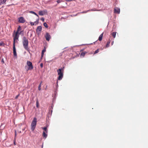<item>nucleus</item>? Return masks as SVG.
Listing matches in <instances>:
<instances>
[{
  "instance_id": "obj_1",
  "label": "nucleus",
  "mask_w": 148,
  "mask_h": 148,
  "mask_svg": "<svg viewBox=\"0 0 148 148\" xmlns=\"http://www.w3.org/2000/svg\"><path fill=\"white\" fill-rule=\"evenodd\" d=\"M23 44L24 48L28 51H29V48H28V39L25 36L23 37Z\"/></svg>"
},
{
  "instance_id": "obj_2",
  "label": "nucleus",
  "mask_w": 148,
  "mask_h": 148,
  "mask_svg": "<svg viewBox=\"0 0 148 148\" xmlns=\"http://www.w3.org/2000/svg\"><path fill=\"white\" fill-rule=\"evenodd\" d=\"M22 32V31H20V33H18V32H15V31H14V33H15V34H13V36L14 38L13 44H15L16 41V42H17V40H18L19 35L21 34Z\"/></svg>"
},
{
  "instance_id": "obj_3",
  "label": "nucleus",
  "mask_w": 148,
  "mask_h": 148,
  "mask_svg": "<svg viewBox=\"0 0 148 148\" xmlns=\"http://www.w3.org/2000/svg\"><path fill=\"white\" fill-rule=\"evenodd\" d=\"M64 68V67H63V68L59 69L57 70L58 74L59 75L58 80H61L63 77V72Z\"/></svg>"
},
{
  "instance_id": "obj_4",
  "label": "nucleus",
  "mask_w": 148,
  "mask_h": 148,
  "mask_svg": "<svg viewBox=\"0 0 148 148\" xmlns=\"http://www.w3.org/2000/svg\"><path fill=\"white\" fill-rule=\"evenodd\" d=\"M27 64L28 67L26 66L25 68L27 71L31 70L33 69L34 66L32 65V62L30 61H27Z\"/></svg>"
},
{
  "instance_id": "obj_5",
  "label": "nucleus",
  "mask_w": 148,
  "mask_h": 148,
  "mask_svg": "<svg viewBox=\"0 0 148 148\" xmlns=\"http://www.w3.org/2000/svg\"><path fill=\"white\" fill-rule=\"evenodd\" d=\"M37 122V119L36 118L34 117L32 122L31 125V129L32 131H34L36 128Z\"/></svg>"
},
{
  "instance_id": "obj_6",
  "label": "nucleus",
  "mask_w": 148,
  "mask_h": 148,
  "mask_svg": "<svg viewBox=\"0 0 148 148\" xmlns=\"http://www.w3.org/2000/svg\"><path fill=\"white\" fill-rule=\"evenodd\" d=\"M45 37L47 41H49L51 38L50 35L48 32H46L45 35Z\"/></svg>"
},
{
  "instance_id": "obj_7",
  "label": "nucleus",
  "mask_w": 148,
  "mask_h": 148,
  "mask_svg": "<svg viewBox=\"0 0 148 148\" xmlns=\"http://www.w3.org/2000/svg\"><path fill=\"white\" fill-rule=\"evenodd\" d=\"M47 11L46 10H45L43 11H39L38 14L39 15L43 16L44 14H47Z\"/></svg>"
},
{
  "instance_id": "obj_8",
  "label": "nucleus",
  "mask_w": 148,
  "mask_h": 148,
  "mask_svg": "<svg viewBox=\"0 0 148 148\" xmlns=\"http://www.w3.org/2000/svg\"><path fill=\"white\" fill-rule=\"evenodd\" d=\"M18 22L20 23H24L25 20L24 18L23 17H21L18 18Z\"/></svg>"
},
{
  "instance_id": "obj_9",
  "label": "nucleus",
  "mask_w": 148,
  "mask_h": 148,
  "mask_svg": "<svg viewBox=\"0 0 148 148\" xmlns=\"http://www.w3.org/2000/svg\"><path fill=\"white\" fill-rule=\"evenodd\" d=\"M42 27L41 26H39L36 29V32L38 34H39L40 33V32L42 30Z\"/></svg>"
},
{
  "instance_id": "obj_10",
  "label": "nucleus",
  "mask_w": 148,
  "mask_h": 148,
  "mask_svg": "<svg viewBox=\"0 0 148 148\" xmlns=\"http://www.w3.org/2000/svg\"><path fill=\"white\" fill-rule=\"evenodd\" d=\"M13 51L14 55V56L17 57V54L16 53V49L15 47V44H13Z\"/></svg>"
},
{
  "instance_id": "obj_11",
  "label": "nucleus",
  "mask_w": 148,
  "mask_h": 148,
  "mask_svg": "<svg viewBox=\"0 0 148 148\" xmlns=\"http://www.w3.org/2000/svg\"><path fill=\"white\" fill-rule=\"evenodd\" d=\"M114 12L117 14H119L120 12V9L118 8H115L114 9Z\"/></svg>"
},
{
  "instance_id": "obj_12",
  "label": "nucleus",
  "mask_w": 148,
  "mask_h": 148,
  "mask_svg": "<svg viewBox=\"0 0 148 148\" xmlns=\"http://www.w3.org/2000/svg\"><path fill=\"white\" fill-rule=\"evenodd\" d=\"M103 34V33H102L99 36V39H98V40L99 41H101L102 40V39Z\"/></svg>"
},
{
  "instance_id": "obj_13",
  "label": "nucleus",
  "mask_w": 148,
  "mask_h": 148,
  "mask_svg": "<svg viewBox=\"0 0 148 148\" xmlns=\"http://www.w3.org/2000/svg\"><path fill=\"white\" fill-rule=\"evenodd\" d=\"M21 27L19 25V26H18L17 28V31L16 32H18V33H20L19 32L21 31Z\"/></svg>"
},
{
  "instance_id": "obj_14",
  "label": "nucleus",
  "mask_w": 148,
  "mask_h": 148,
  "mask_svg": "<svg viewBox=\"0 0 148 148\" xmlns=\"http://www.w3.org/2000/svg\"><path fill=\"white\" fill-rule=\"evenodd\" d=\"M42 136L43 137L45 138H46L47 137V134L45 133V131H44L43 132Z\"/></svg>"
},
{
  "instance_id": "obj_15",
  "label": "nucleus",
  "mask_w": 148,
  "mask_h": 148,
  "mask_svg": "<svg viewBox=\"0 0 148 148\" xmlns=\"http://www.w3.org/2000/svg\"><path fill=\"white\" fill-rule=\"evenodd\" d=\"M110 41L109 40L107 42V44L106 46V48L109 47L110 46Z\"/></svg>"
},
{
  "instance_id": "obj_16",
  "label": "nucleus",
  "mask_w": 148,
  "mask_h": 148,
  "mask_svg": "<svg viewBox=\"0 0 148 148\" xmlns=\"http://www.w3.org/2000/svg\"><path fill=\"white\" fill-rule=\"evenodd\" d=\"M46 51V49H43L42 51V53H41V57L42 58L43 57L44 53Z\"/></svg>"
},
{
  "instance_id": "obj_17",
  "label": "nucleus",
  "mask_w": 148,
  "mask_h": 148,
  "mask_svg": "<svg viewBox=\"0 0 148 148\" xmlns=\"http://www.w3.org/2000/svg\"><path fill=\"white\" fill-rule=\"evenodd\" d=\"M6 1V0H0V5L4 3Z\"/></svg>"
},
{
  "instance_id": "obj_18",
  "label": "nucleus",
  "mask_w": 148,
  "mask_h": 148,
  "mask_svg": "<svg viewBox=\"0 0 148 148\" xmlns=\"http://www.w3.org/2000/svg\"><path fill=\"white\" fill-rule=\"evenodd\" d=\"M29 12L30 13H31L33 14L36 15V16H37L38 17H39V16H38V15L36 13H35L34 12L32 11H30Z\"/></svg>"
},
{
  "instance_id": "obj_19",
  "label": "nucleus",
  "mask_w": 148,
  "mask_h": 148,
  "mask_svg": "<svg viewBox=\"0 0 148 148\" xmlns=\"http://www.w3.org/2000/svg\"><path fill=\"white\" fill-rule=\"evenodd\" d=\"M111 34H112V36L114 38L115 37H116V32H113Z\"/></svg>"
},
{
  "instance_id": "obj_20",
  "label": "nucleus",
  "mask_w": 148,
  "mask_h": 148,
  "mask_svg": "<svg viewBox=\"0 0 148 148\" xmlns=\"http://www.w3.org/2000/svg\"><path fill=\"white\" fill-rule=\"evenodd\" d=\"M42 129L43 130L45 131L46 132V133H47V127H45L43 128H42Z\"/></svg>"
},
{
  "instance_id": "obj_21",
  "label": "nucleus",
  "mask_w": 148,
  "mask_h": 148,
  "mask_svg": "<svg viewBox=\"0 0 148 148\" xmlns=\"http://www.w3.org/2000/svg\"><path fill=\"white\" fill-rule=\"evenodd\" d=\"M43 25L46 28H48V25L46 23H44L43 24Z\"/></svg>"
},
{
  "instance_id": "obj_22",
  "label": "nucleus",
  "mask_w": 148,
  "mask_h": 148,
  "mask_svg": "<svg viewBox=\"0 0 148 148\" xmlns=\"http://www.w3.org/2000/svg\"><path fill=\"white\" fill-rule=\"evenodd\" d=\"M39 106V103L38 100H37L36 101V107L37 108H38Z\"/></svg>"
},
{
  "instance_id": "obj_23",
  "label": "nucleus",
  "mask_w": 148,
  "mask_h": 148,
  "mask_svg": "<svg viewBox=\"0 0 148 148\" xmlns=\"http://www.w3.org/2000/svg\"><path fill=\"white\" fill-rule=\"evenodd\" d=\"M85 54V53L84 52H82L81 53L80 56L84 57Z\"/></svg>"
},
{
  "instance_id": "obj_24",
  "label": "nucleus",
  "mask_w": 148,
  "mask_h": 148,
  "mask_svg": "<svg viewBox=\"0 0 148 148\" xmlns=\"http://www.w3.org/2000/svg\"><path fill=\"white\" fill-rule=\"evenodd\" d=\"M99 52V49H98L95 51V52L94 53V54H96L98 53Z\"/></svg>"
},
{
  "instance_id": "obj_25",
  "label": "nucleus",
  "mask_w": 148,
  "mask_h": 148,
  "mask_svg": "<svg viewBox=\"0 0 148 148\" xmlns=\"http://www.w3.org/2000/svg\"><path fill=\"white\" fill-rule=\"evenodd\" d=\"M43 84H42V85ZM41 84H40V85L38 86V88L39 90H40L41 89V88L40 87H41V86L42 85Z\"/></svg>"
},
{
  "instance_id": "obj_26",
  "label": "nucleus",
  "mask_w": 148,
  "mask_h": 148,
  "mask_svg": "<svg viewBox=\"0 0 148 148\" xmlns=\"http://www.w3.org/2000/svg\"><path fill=\"white\" fill-rule=\"evenodd\" d=\"M4 45V44L3 42H2L0 43V46H3Z\"/></svg>"
},
{
  "instance_id": "obj_27",
  "label": "nucleus",
  "mask_w": 148,
  "mask_h": 148,
  "mask_svg": "<svg viewBox=\"0 0 148 148\" xmlns=\"http://www.w3.org/2000/svg\"><path fill=\"white\" fill-rule=\"evenodd\" d=\"M40 20L41 21H42V22H44L45 21V18H43L42 17L40 18Z\"/></svg>"
},
{
  "instance_id": "obj_28",
  "label": "nucleus",
  "mask_w": 148,
  "mask_h": 148,
  "mask_svg": "<svg viewBox=\"0 0 148 148\" xmlns=\"http://www.w3.org/2000/svg\"><path fill=\"white\" fill-rule=\"evenodd\" d=\"M30 24H31V25H34V23L32 22H30Z\"/></svg>"
},
{
  "instance_id": "obj_29",
  "label": "nucleus",
  "mask_w": 148,
  "mask_h": 148,
  "mask_svg": "<svg viewBox=\"0 0 148 148\" xmlns=\"http://www.w3.org/2000/svg\"><path fill=\"white\" fill-rule=\"evenodd\" d=\"M43 64L42 63H41L40 64V67L41 68H42V67H43Z\"/></svg>"
},
{
  "instance_id": "obj_30",
  "label": "nucleus",
  "mask_w": 148,
  "mask_h": 148,
  "mask_svg": "<svg viewBox=\"0 0 148 148\" xmlns=\"http://www.w3.org/2000/svg\"><path fill=\"white\" fill-rule=\"evenodd\" d=\"M19 94H18V95H16V97H15V99H17L18 97H19Z\"/></svg>"
},
{
  "instance_id": "obj_31",
  "label": "nucleus",
  "mask_w": 148,
  "mask_h": 148,
  "mask_svg": "<svg viewBox=\"0 0 148 148\" xmlns=\"http://www.w3.org/2000/svg\"><path fill=\"white\" fill-rule=\"evenodd\" d=\"M47 86L46 85H45L44 86V88L45 89H46L47 88Z\"/></svg>"
},
{
  "instance_id": "obj_32",
  "label": "nucleus",
  "mask_w": 148,
  "mask_h": 148,
  "mask_svg": "<svg viewBox=\"0 0 148 148\" xmlns=\"http://www.w3.org/2000/svg\"><path fill=\"white\" fill-rule=\"evenodd\" d=\"M90 10H88L87 11H84L82 12V13H87L88 11H89Z\"/></svg>"
},
{
  "instance_id": "obj_33",
  "label": "nucleus",
  "mask_w": 148,
  "mask_h": 148,
  "mask_svg": "<svg viewBox=\"0 0 148 148\" xmlns=\"http://www.w3.org/2000/svg\"><path fill=\"white\" fill-rule=\"evenodd\" d=\"M57 2L58 3H60V1L59 0H58L57 1Z\"/></svg>"
},
{
  "instance_id": "obj_34",
  "label": "nucleus",
  "mask_w": 148,
  "mask_h": 148,
  "mask_svg": "<svg viewBox=\"0 0 148 148\" xmlns=\"http://www.w3.org/2000/svg\"><path fill=\"white\" fill-rule=\"evenodd\" d=\"M14 144L15 145H16V143H15V140H14Z\"/></svg>"
},
{
  "instance_id": "obj_35",
  "label": "nucleus",
  "mask_w": 148,
  "mask_h": 148,
  "mask_svg": "<svg viewBox=\"0 0 148 148\" xmlns=\"http://www.w3.org/2000/svg\"><path fill=\"white\" fill-rule=\"evenodd\" d=\"M16 136V131H15V136Z\"/></svg>"
},
{
  "instance_id": "obj_36",
  "label": "nucleus",
  "mask_w": 148,
  "mask_h": 148,
  "mask_svg": "<svg viewBox=\"0 0 148 148\" xmlns=\"http://www.w3.org/2000/svg\"><path fill=\"white\" fill-rule=\"evenodd\" d=\"M114 43V41H112V45H113V44Z\"/></svg>"
},
{
  "instance_id": "obj_37",
  "label": "nucleus",
  "mask_w": 148,
  "mask_h": 148,
  "mask_svg": "<svg viewBox=\"0 0 148 148\" xmlns=\"http://www.w3.org/2000/svg\"><path fill=\"white\" fill-rule=\"evenodd\" d=\"M58 86V84H57L56 85V86Z\"/></svg>"
},
{
  "instance_id": "obj_38",
  "label": "nucleus",
  "mask_w": 148,
  "mask_h": 148,
  "mask_svg": "<svg viewBox=\"0 0 148 148\" xmlns=\"http://www.w3.org/2000/svg\"><path fill=\"white\" fill-rule=\"evenodd\" d=\"M25 130V128H24V129H23V130Z\"/></svg>"
},
{
  "instance_id": "obj_39",
  "label": "nucleus",
  "mask_w": 148,
  "mask_h": 148,
  "mask_svg": "<svg viewBox=\"0 0 148 148\" xmlns=\"http://www.w3.org/2000/svg\"><path fill=\"white\" fill-rule=\"evenodd\" d=\"M91 10V11H93V10Z\"/></svg>"
}]
</instances>
